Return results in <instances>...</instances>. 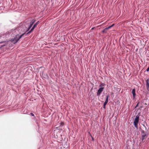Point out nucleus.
<instances>
[{"label":"nucleus","instance_id":"f3484780","mask_svg":"<svg viewBox=\"0 0 149 149\" xmlns=\"http://www.w3.org/2000/svg\"><path fill=\"white\" fill-rule=\"evenodd\" d=\"M103 108L105 109V106L103 105Z\"/></svg>","mask_w":149,"mask_h":149},{"label":"nucleus","instance_id":"9b49d317","mask_svg":"<svg viewBox=\"0 0 149 149\" xmlns=\"http://www.w3.org/2000/svg\"><path fill=\"white\" fill-rule=\"evenodd\" d=\"M141 133H142V134L145 133V131L143 130L141 131Z\"/></svg>","mask_w":149,"mask_h":149},{"label":"nucleus","instance_id":"dca6fc26","mask_svg":"<svg viewBox=\"0 0 149 149\" xmlns=\"http://www.w3.org/2000/svg\"><path fill=\"white\" fill-rule=\"evenodd\" d=\"M91 137H92V139L93 141L94 140V138L92 136H91Z\"/></svg>","mask_w":149,"mask_h":149},{"label":"nucleus","instance_id":"6e6552de","mask_svg":"<svg viewBox=\"0 0 149 149\" xmlns=\"http://www.w3.org/2000/svg\"><path fill=\"white\" fill-rule=\"evenodd\" d=\"M147 136L146 134L145 133H144V134H142V141H143L144 139L146 138L147 137Z\"/></svg>","mask_w":149,"mask_h":149},{"label":"nucleus","instance_id":"9d476101","mask_svg":"<svg viewBox=\"0 0 149 149\" xmlns=\"http://www.w3.org/2000/svg\"><path fill=\"white\" fill-rule=\"evenodd\" d=\"M105 84L104 83H101L99 85V86L100 87H102V86H105Z\"/></svg>","mask_w":149,"mask_h":149},{"label":"nucleus","instance_id":"a211bd4d","mask_svg":"<svg viewBox=\"0 0 149 149\" xmlns=\"http://www.w3.org/2000/svg\"><path fill=\"white\" fill-rule=\"evenodd\" d=\"M94 27H93V28H92V29H91V30H93L94 29Z\"/></svg>","mask_w":149,"mask_h":149},{"label":"nucleus","instance_id":"7ed1b4c3","mask_svg":"<svg viewBox=\"0 0 149 149\" xmlns=\"http://www.w3.org/2000/svg\"><path fill=\"white\" fill-rule=\"evenodd\" d=\"M104 89V87H101L99 88L97 92V96H100L101 93L103 91Z\"/></svg>","mask_w":149,"mask_h":149},{"label":"nucleus","instance_id":"39448f33","mask_svg":"<svg viewBox=\"0 0 149 149\" xmlns=\"http://www.w3.org/2000/svg\"><path fill=\"white\" fill-rule=\"evenodd\" d=\"M114 25V24H113L112 25H111V26H109L108 27H106V28H105L103 30V31H102V32L103 33H106V30H107V29L110 28H111Z\"/></svg>","mask_w":149,"mask_h":149},{"label":"nucleus","instance_id":"4468645a","mask_svg":"<svg viewBox=\"0 0 149 149\" xmlns=\"http://www.w3.org/2000/svg\"><path fill=\"white\" fill-rule=\"evenodd\" d=\"M30 114L32 116H34V115L33 113H31Z\"/></svg>","mask_w":149,"mask_h":149},{"label":"nucleus","instance_id":"1a4fd4ad","mask_svg":"<svg viewBox=\"0 0 149 149\" xmlns=\"http://www.w3.org/2000/svg\"><path fill=\"white\" fill-rule=\"evenodd\" d=\"M109 97V95H108L106 97V99L105 100V102L106 103H108V101Z\"/></svg>","mask_w":149,"mask_h":149},{"label":"nucleus","instance_id":"20e7f679","mask_svg":"<svg viewBox=\"0 0 149 149\" xmlns=\"http://www.w3.org/2000/svg\"><path fill=\"white\" fill-rule=\"evenodd\" d=\"M39 22L38 21L34 25L33 27L32 28L31 30L27 34L31 33L34 30L35 27L38 24Z\"/></svg>","mask_w":149,"mask_h":149},{"label":"nucleus","instance_id":"ddd939ff","mask_svg":"<svg viewBox=\"0 0 149 149\" xmlns=\"http://www.w3.org/2000/svg\"><path fill=\"white\" fill-rule=\"evenodd\" d=\"M146 71L147 72H148L149 71V67L146 69Z\"/></svg>","mask_w":149,"mask_h":149},{"label":"nucleus","instance_id":"0eeeda50","mask_svg":"<svg viewBox=\"0 0 149 149\" xmlns=\"http://www.w3.org/2000/svg\"><path fill=\"white\" fill-rule=\"evenodd\" d=\"M132 93L133 94V99H134L135 98L136 96L135 89V88H133L132 89Z\"/></svg>","mask_w":149,"mask_h":149},{"label":"nucleus","instance_id":"f8f14e48","mask_svg":"<svg viewBox=\"0 0 149 149\" xmlns=\"http://www.w3.org/2000/svg\"><path fill=\"white\" fill-rule=\"evenodd\" d=\"M139 104V102L137 103V104L135 106V108H136L138 106Z\"/></svg>","mask_w":149,"mask_h":149},{"label":"nucleus","instance_id":"f257e3e1","mask_svg":"<svg viewBox=\"0 0 149 149\" xmlns=\"http://www.w3.org/2000/svg\"><path fill=\"white\" fill-rule=\"evenodd\" d=\"M24 34L25 33H24L20 36H19L18 35H16L15 38L11 39V41L13 43L15 44L17 42Z\"/></svg>","mask_w":149,"mask_h":149},{"label":"nucleus","instance_id":"2eb2a0df","mask_svg":"<svg viewBox=\"0 0 149 149\" xmlns=\"http://www.w3.org/2000/svg\"><path fill=\"white\" fill-rule=\"evenodd\" d=\"M107 104V103H106L105 102H104V104L103 105H104V106H105Z\"/></svg>","mask_w":149,"mask_h":149},{"label":"nucleus","instance_id":"f03ea898","mask_svg":"<svg viewBox=\"0 0 149 149\" xmlns=\"http://www.w3.org/2000/svg\"><path fill=\"white\" fill-rule=\"evenodd\" d=\"M139 116H137L136 117V118L134 121V127L136 128H138V124L139 122Z\"/></svg>","mask_w":149,"mask_h":149},{"label":"nucleus","instance_id":"423d86ee","mask_svg":"<svg viewBox=\"0 0 149 149\" xmlns=\"http://www.w3.org/2000/svg\"><path fill=\"white\" fill-rule=\"evenodd\" d=\"M35 21L36 20L33 19L30 22V26L28 28V30H29L31 28V27L32 26L33 24L35 22Z\"/></svg>","mask_w":149,"mask_h":149}]
</instances>
